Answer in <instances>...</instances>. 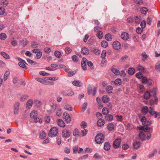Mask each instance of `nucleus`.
Masks as SVG:
<instances>
[{
	"label": "nucleus",
	"instance_id": "nucleus-1",
	"mask_svg": "<svg viewBox=\"0 0 160 160\" xmlns=\"http://www.w3.org/2000/svg\"><path fill=\"white\" fill-rule=\"evenodd\" d=\"M157 90L156 88H153V90L150 91L151 93H153L152 95L155 99L154 100L153 99H151L150 100V104L151 105H152L154 104H157L158 103V100L157 96Z\"/></svg>",
	"mask_w": 160,
	"mask_h": 160
},
{
	"label": "nucleus",
	"instance_id": "nucleus-2",
	"mask_svg": "<svg viewBox=\"0 0 160 160\" xmlns=\"http://www.w3.org/2000/svg\"><path fill=\"white\" fill-rule=\"evenodd\" d=\"M38 115L37 111L33 110L31 112L30 116L31 118L34 119V122L35 123L39 122L41 123L42 122V119L38 117Z\"/></svg>",
	"mask_w": 160,
	"mask_h": 160
},
{
	"label": "nucleus",
	"instance_id": "nucleus-3",
	"mask_svg": "<svg viewBox=\"0 0 160 160\" xmlns=\"http://www.w3.org/2000/svg\"><path fill=\"white\" fill-rule=\"evenodd\" d=\"M104 137L102 134L98 133L95 137V142L97 144H101L104 142Z\"/></svg>",
	"mask_w": 160,
	"mask_h": 160
},
{
	"label": "nucleus",
	"instance_id": "nucleus-4",
	"mask_svg": "<svg viewBox=\"0 0 160 160\" xmlns=\"http://www.w3.org/2000/svg\"><path fill=\"white\" fill-rule=\"evenodd\" d=\"M58 132V129L56 127H52L49 131L48 135V136L51 137H56Z\"/></svg>",
	"mask_w": 160,
	"mask_h": 160
},
{
	"label": "nucleus",
	"instance_id": "nucleus-5",
	"mask_svg": "<svg viewBox=\"0 0 160 160\" xmlns=\"http://www.w3.org/2000/svg\"><path fill=\"white\" fill-rule=\"evenodd\" d=\"M71 133L67 129H65L62 132V136L63 138H67L70 137Z\"/></svg>",
	"mask_w": 160,
	"mask_h": 160
},
{
	"label": "nucleus",
	"instance_id": "nucleus-6",
	"mask_svg": "<svg viewBox=\"0 0 160 160\" xmlns=\"http://www.w3.org/2000/svg\"><path fill=\"white\" fill-rule=\"evenodd\" d=\"M121 142V139L119 138L116 139L113 142V146L114 148L116 149L120 147Z\"/></svg>",
	"mask_w": 160,
	"mask_h": 160
},
{
	"label": "nucleus",
	"instance_id": "nucleus-7",
	"mask_svg": "<svg viewBox=\"0 0 160 160\" xmlns=\"http://www.w3.org/2000/svg\"><path fill=\"white\" fill-rule=\"evenodd\" d=\"M97 90V88L94 87L93 89L92 90V88L91 85H89L88 88V93L89 95H90L92 93V94L94 96L95 95L96 92Z\"/></svg>",
	"mask_w": 160,
	"mask_h": 160
},
{
	"label": "nucleus",
	"instance_id": "nucleus-8",
	"mask_svg": "<svg viewBox=\"0 0 160 160\" xmlns=\"http://www.w3.org/2000/svg\"><path fill=\"white\" fill-rule=\"evenodd\" d=\"M62 94L65 96H71L73 95L74 92L72 90H68L62 91Z\"/></svg>",
	"mask_w": 160,
	"mask_h": 160
},
{
	"label": "nucleus",
	"instance_id": "nucleus-9",
	"mask_svg": "<svg viewBox=\"0 0 160 160\" xmlns=\"http://www.w3.org/2000/svg\"><path fill=\"white\" fill-rule=\"evenodd\" d=\"M87 60L86 58H82V61L81 62V66L82 69L84 70H87L86 63H87Z\"/></svg>",
	"mask_w": 160,
	"mask_h": 160
},
{
	"label": "nucleus",
	"instance_id": "nucleus-10",
	"mask_svg": "<svg viewBox=\"0 0 160 160\" xmlns=\"http://www.w3.org/2000/svg\"><path fill=\"white\" fill-rule=\"evenodd\" d=\"M112 46L114 49L118 50L120 48L121 44L119 42L115 41L113 42L112 44Z\"/></svg>",
	"mask_w": 160,
	"mask_h": 160
},
{
	"label": "nucleus",
	"instance_id": "nucleus-11",
	"mask_svg": "<svg viewBox=\"0 0 160 160\" xmlns=\"http://www.w3.org/2000/svg\"><path fill=\"white\" fill-rule=\"evenodd\" d=\"M121 37L122 39L126 40L129 38V35L127 32H123L121 34Z\"/></svg>",
	"mask_w": 160,
	"mask_h": 160
},
{
	"label": "nucleus",
	"instance_id": "nucleus-12",
	"mask_svg": "<svg viewBox=\"0 0 160 160\" xmlns=\"http://www.w3.org/2000/svg\"><path fill=\"white\" fill-rule=\"evenodd\" d=\"M63 118L68 123H69L71 121V118L69 114L65 112L63 114Z\"/></svg>",
	"mask_w": 160,
	"mask_h": 160
},
{
	"label": "nucleus",
	"instance_id": "nucleus-13",
	"mask_svg": "<svg viewBox=\"0 0 160 160\" xmlns=\"http://www.w3.org/2000/svg\"><path fill=\"white\" fill-rule=\"evenodd\" d=\"M20 103L19 102L16 103L14 105V114L17 115L18 113V111L19 109V106Z\"/></svg>",
	"mask_w": 160,
	"mask_h": 160
},
{
	"label": "nucleus",
	"instance_id": "nucleus-14",
	"mask_svg": "<svg viewBox=\"0 0 160 160\" xmlns=\"http://www.w3.org/2000/svg\"><path fill=\"white\" fill-rule=\"evenodd\" d=\"M33 103V101L32 99H30L28 100L26 103L27 108L30 109L31 108Z\"/></svg>",
	"mask_w": 160,
	"mask_h": 160
},
{
	"label": "nucleus",
	"instance_id": "nucleus-15",
	"mask_svg": "<svg viewBox=\"0 0 160 160\" xmlns=\"http://www.w3.org/2000/svg\"><path fill=\"white\" fill-rule=\"evenodd\" d=\"M141 143L139 141H136L133 143V147L134 149H138L140 147Z\"/></svg>",
	"mask_w": 160,
	"mask_h": 160
},
{
	"label": "nucleus",
	"instance_id": "nucleus-16",
	"mask_svg": "<svg viewBox=\"0 0 160 160\" xmlns=\"http://www.w3.org/2000/svg\"><path fill=\"white\" fill-rule=\"evenodd\" d=\"M112 82L113 83L117 86H120L122 83L121 79L119 78L116 79L114 81H112Z\"/></svg>",
	"mask_w": 160,
	"mask_h": 160
},
{
	"label": "nucleus",
	"instance_id": "nucleus-17",
	"mask_svg": "<svg viewBox=\"0 0 160 160\" xmlns=\"http://www.w3.org/2000/svg\"><path fill=\"white\" fill-rule=\"evenodd\" d=\"M105 121L102 118H99L97 122V125L99 127H102L104 124Z\"/></svg>",
	"mask_w": 160,
	"mask_h": 160
},
{
	"label": "nucleus",
	"instance_id": "nucleus-18",
	"mask_svg": "<svg viewBox=\"0 0 160 160\" xmlns=\"http://www.w3.org/2000/svg\"><path fill=\"white\" fill-rule=\"evenodd\" d=\"M81 53L85 55H88L89 52L88 49L86 47H84L82 48L81 51Z\"/></svg>",
	"mask_w": 160,
	"mask_h": 160
},
{
	"label": "nucleus",
	"instance_id": "nucleus-19",
	"mask_svg": "<svg viewBox=\"0 0 160 160\" xmlns=\"http://www.w3.org/2000/svg\"><path fill=\"white\" fill-rule=\"evenodd\" d=\"M111 147V145L108 142H106L105 143L104 146V149L107 151H109Z\"/></svg>",
	"mask_w": 160,
	"mask_h": 160
},
{
	"label": "nucleus",
	"instance_id": "nucleus-20",
	"mask_svg": "<svg viewBox=\"0 0 160 160\" xmlns=\"http://www.w3.org/2000/svg\"><path fill=\"white\" fill-rule=\"evenodd\" d=\"M25 64L28 65L24 60L21 58V67L26 69H27L28 67L26 66Z\"/></svg>",
	"mask_w": 160,
	"mask_h": 160
},
{
	"label": "nucleus",
	"instance_id": "nucleus-21",
	"mask_svg": "<svg viewBox=\"0 0 160 160\" xmlns=\"http://www.w3.org/2000/svg\"><path fill=\"white\" fill-rule=\"evenodd\" d=\"M72 83L73 85L77 87H81L82 84L79 81H74L72 82Z\"/></svg>",
	"mask_w": 160,
	"mask_h": 160
},
{
	"label": "nucleus",
	"instance_id": "nucleus-22",
	"mask_svg": "<svg viewBox=\"0 0 160 160\" xmlns=\"http://www.w3.org/2000/svg\"><path fill=\"white\" fill-rule=\"evenodd\" d=\"M157 112L154 111V108L152 107H149L148 108V112L151 116H153Z\"/></svg>",
	"mask_w": 160,
	"mask_h": 160
},
{
	"label": "nucleus",
	"instance_id": "nucleus-23",
	"mask_svg": "<svg viewBox=\"0 0 160 160\" xmlns=\"http://www.w3.org/2000/svg\"><path fill=\"white\" fill-rule=\"evenodd\" d=\"M142 111L143 114H146L148 112V107L146 106H143L142 109Z\"/></svg>",
	"mask_w": 160,
	"mask_h": 160
},
{
	"label": "nucleus",
	"instance_id": "nucleus-24",
	"mask_svg": "<svg viewBox=\"0 0 160 160\" xmlns=\"http://www.w3.org/2000/svg\"><path fill=\"white\" fill-rule=\"evenodd\" d=\"M152 93H151V94L149 91H146L144 94V97L146 99H148L150 97V96L152 95Z\"/></svg>",
	"mask_w": 160,
	"mask_h": 160
},
{
	"label": "nucleus",
	"instance_id": "nucleus-25",
	"mask_svg": "<svg viewBox=\"0 0 160 160\" xmlns=\"http://www.w3.org/2000/svg\"><path fill=\"white\" fill-rule=\"evenodd\" d=\"M57 123L58 126L61 127H64L65 126V124L64 122L61 119L58 120Z\"/></svg>",
	"mask_w": 160,
	"mask_h": 160
},
{
	"label": "nucleus",
	"instance_id": "nucleus-26",
	"mask_svg": "<svg viewBox=\"0 0 160 160\" xmlns=\"http://www.w3.org/2000/svg\"><path fill=\"white\" fill-rule=\"evenodd\" d=\"M28 43V41L26 39H22L21 41V45H22L23 47L27 45Z\"/></svg>",
	"mask_w": 160,
	"mask_h": 160
},
{
	"label": "nucleus",
	"instance_id": "nucleus-27",
	"mask_svg": "<svg viewBox=\"0 0 160 160\" xmlns=\"http://www.w3.org/2000/svg\"><path fill=\"white\" fill-rule=\"evenodd\" d=\"M135 71V70L133 68H130L128 69V72L129 74L132 75L134 74Z\"/></svg>",
	"mask_w": 160,
	"mask_h": 160
},
{
	"label": "nucleus",
	"instance_id": "nucleus-28",
	"mask_svg": "<svg viewBox=\"0 0 160 160\" xmlns=\"http://www.w3.org/2000/svg\"><path fill=\"white\" fill-rule=\"evenodd\" d=\"M140 10L142 14L145 15L148 11V9L146 7H143L141 8Z\"/></svg>",
	"mask_w": 160,
	"mask_h": 160
},
{
	"label": "nucleus",
	"instance_id": "nucleus-29",
	"mask_svg": "<svg viewBox=\"0 0 160 160\" xmlns=\"http://www.w3.org/2000/svg\"><path fill=\"white\" fill-rule=\"evenodd\" d=\"M102 102L104 103H107L109 101V97L107 96H104L102 98Z\"/></svg>",
	"mask_w": 160,
	"mask_h": 160
},
{
	"label": "nucleus",
	"instance_id": "nucleus-30",
	"mask_svg": "<svg viewBox=\"0 0 160 160\" xmlns=\"http://www.w3.org/2000/svg\"><path fill=\"white\" fill-rule=\"evenodd\" d=\"M113 88L111 86H108L106 88V91L108 93L112 92Z\"/></svg>",
	"mask_w": 160,
	"mask_h": 160
},
{
	"label": "nucleus",
	"instance_id": "nucleus-31",
	"mask_svg": "<svg viewBox=\"0 0 160 160\" xmlns=\"http://www.w3.org/2000/svg\"><path fill=\"white\" fill-rule=\"evenodd\" d=\"M64 108L66 110L70 111H71L72 110V108L71 105L68 104L65 105L64 106Z\"/></svg>",
	"mask_w": 160,
	"mask_h": 160
},
{
	"label": "nucleus",
	"instance_id": "nucleus-32",
	"mask_svg": "<svg viewBox=\"0 0 160 160\" xmlns=\"http://www.w3.org/2000/svg\"><path fill=\"white\" fill-rule=\"evenodd\" d=\"M0 54L3 57L7 59H9L10 58L9 56L6 53L4 52H0Z\"/></svg>",
	"mask_w": 160,
	"mask_h": 160
},
{
	"label": "nucleus",
	"instance_id": "nucleus-33",
	"mask_svg": "<svg viewBox=\"0 0 160 160\" xmlns=\"http://www.w3.org/2000/svg\"><path fill=\"white\" fill-rule=\"evenodd\" d=\"M108 128L109 131H112L114 129V125L112 123H109L108 125Z\"/></svg>",
	"mask_w": 160,
	"mask_h": 160
},
{
	"label": "nucleus",
	"instance_id": "nucleus-34",
	"mask_svg": "<svg viewBox=\"0 0 160 160\" xmlns=\"http://www.w3.org/2000/svg\"><path fill=\"white\" fill-rule=\"evenodd\" d=\"M79 131L78 129L76 128L74 129L73 132V135L74 136L80 137V135L79 134Z\"/></svg>",
	"mask_w": 160,
	"mask_h": 160
},
{
	"label": "nucleus",
	"instance_id": "nucleus-35",
	"mask_svg": "<svg viewBox=\"0 0 160 160\" xmlns=\"http://www.w3.org/2000/svg\"><path fill=\"white\" fill-rule=\"evenodd\" d=\"M55 56L58 58H60L62 57V54L58 51H55L54 52Z\"/></svg>",
	"mask_w": 160,
	"mask_h": 160
},
{
	"label": "nucleus",
	"instance_id": "nucleus-36",
	"mask_svg": "<svg viewBox=\"0 0 160 160\" xmlns=\"http://www.w3.org/2000/svg\"><path fill=\"white\" fill-rule=\"evenodd\" d=\"M155 68L157 71L160 72V61H158L156 63Z\"/></svg>",
	"mask_w": 160,
	"mask_h": 160
},
{
	"label": "nucleus",
	"instance_id": "nucleus-37",
	"mask_svg": "<svg viewBox=\"0 0 160 160\" xmlns=\"http://www.w3.org/2000/svg\"><path fill=\"white\" fill-rule=\"evenodd\" d=\"M102 113L104 115H107L109 113L108 109L107 108H104L102 110Z\"/></svg>",
	"mask_w": 160,
	"mask_h": 160
},
{
	"label": "nucleus",
	"instance_id": "nucleus-38",
	"mask_svg": "<svg viewBox=\"0 0 160 160\" xmlns=\"http://www.w3.org/2000/svg\"><path fill=\"white\" fill-rule=\"evenodd\" d=\"M105 117L106 119L108 121H111L113 118V116L111 114H107Z\"/></svg>",
	"mask_w": 160,
	"mask_h": 160
},
{
	"label": "nucleus",
	"instance_id": "nucleus-39",
	"mask_svg": "<svg viewBox=\"0 0 160 160\" xmlns=\"http://www.w3.org/2000/svg\"><path fill=\"white\" fill-rule=\"evenodd\" d=\"M135 21L137 24H139L141 19V16H136L134 18Z\"/></svg>",
	"mask_w": 160,
	"mask_h": 160
},
{
	"label": "nucleus",
	"instance_id": "nucleus-40",
	"mask_svg": "<svg viewBox=\"0 0 160 160\" xmlns=\"http://www.w3.org/2000/svg\"><path fill=\"white\" fill-rule=\"evenodd\" d=\"M27 62L30 64L32 65H35L37 63L35 61H32V60H30L29 58H28L27 59Z\"/></svg>",
	"mask_w": 160,
	"mask_h": 160
},
{
	"label": "nucleus",
	"instance_id": "nucleus-41",
	"mask_svg": "<svg viewBox=\"0 0 160 160\" xmlns=\"http://www.w3.org/2000/svg\"><path fill=\"white\" fill-rule=\"evenodd\" d=\"M128 58V56L127 55H124L120 59L119 61L120 62H124L126 60H127Z\"/></svg>",
	"mask_w": 160,
	"mask_h": 160
},
{
	"label": "nucleus",
	"instance_id": "nucleus-42",
	"mask_svg": "<svg viewBox=\"0 0 160 160\" xmlns=\"http://www.w3.org/2000/svg\"><path fill=\"white\" fill-rule=\"evenodd\" d=\"M139 137L142 141H144L145 139V136L142 132H140L139 134Z\"/></svg>",
	"mask_w": 160,
	"mask_h": 160
},
{
	"label": "nucleus",
	"instance_id": "nucleus-43",
	"mask_svg": "<svg viewBox=\"0 0 160 160\" xmlns=\"http://www.w3.org/2000/svg\"><path fill=\"white\" fill-rule=\"evenodd\" d=\"M111 71L115 74L118 75L120 74V71L117 69L113 68L111 69Z\"/></svg>",
	"mask_w": 160,
	"mask_h": 160
},
{
	"label": "nucleus",
	"instance_id": "nucleus-44",
	"mask_svg": "<svg viewBox=\"0 0 160 160\" xmlns=\"http://www.w3.org/2000/svg\"><path fill=\"white\" fill-rule=\"evenodd\" d=\"M36 80L38 81L39 82L42 84H45L46 82V81L45 80L39 78H36Z\"/></svg>",
	"mask_w": 160,
	"mask_h": 160
},
{
	"label": "nucleus",
	"instance_id": "nucleus-45",
	"mask_svg": "<svg viewBox=\"0 0 160 160\" xmlns=\"http://www.w3.org/2000/svg\"><path fill=\"white\" fill-rule=\"evenodd\" d=\"M46 136V133L43 132H41L40 134V137L41 139H44Z\"/></svg>",
	"mask_w": 160,
	"mask_h": 160
},
{
	"label": "nucleus",
	"instance_id": "nucleus-46",
	"mask_svg": "<svg viewBox=\"0 0 160 160\" xmlns=\"http://www.w3.org/2000/svg\"><path fill=\"white\" fill-rule=\"evenodd\" d=\"M101 45L102 47L105 48L108 46V43L105 41H103L101 42Z\"/></svg>",
	"mask_w": 160,
	"mask_h": 160
},
{
	"label": "nucleus",
	"instance_id": "nucleus-47",
	"mask_svg": "<svg viewBox=\"0 0 160 160\" xmlns=\"http://www.w3.org/2000/svg\"><path fill=\"white\" fill-rule=\"evenodd\" d=\"M87 105L88 104L87 102L84 103V104L82 105V112H83L86 110L87 107Z\"/></svg>",
	"mask_w": 160,
	"mask_h": 160
},
{
	"label": "nucleus",
	"instance_id": "nucleus-48",
	"mask_svg": "<svg viewBox=\"0 0 160 160\" xmlns=\"http://www.w3.org/2000/svg\"><path fill=\"white\" fill-rule=\"evenodd\" d=\"M141 122L142 123L143 125L146 124L147 122V119L145 116H143L141 119Z\"/></svg>",
	"mask_w": 160,
	"mask_h": 160
},
{
	"label": "nucleus",
	"instance_id": "nucleus-49",
	"mask_svg": "<svg viewBox=\"0 0 160 160\" xmlns=\"http://www.w3.org/2000/svg\"><path fill=\"white\" fill-rule=\"evenodd\" d=\"M142 60L143 61H144L148 57V56L145 52H142Z\"/></svg>",
	"mask_w": 160,
	"mask_h": 160
},
{
	"label": "nucleus",
	"instance_id": "nucleus-50",
	"mask_svg": "<svg viewBox=\"0 0 160 160\" xmlns=\"http://www.w3.org/2000/svg\"><path fill=\"white\" fill-rule=\"evenodd\" d=\"M45 78L48 80L53 81L57 80L59 79L58 77H55Z\"/></svg>",
	"mask_w": 160,
	"mask_h": 160
},
{
	"label": "nucleus",
	"instance_id": "nucleus-51",
	"mask_svg": "<svg viewBox=\"0 0 160 160\" xmlns=\"http://www.w3.org/2000/svg\"><path fill=\"white\" fill-rule=\"evenodd\" d=\"M105 38L107 41H110L112 38V36L110 34H106L105 36Z\"/></svg>",
	"mask_w": 160,
	"mask_h": 160
},
{
	"label": "nucleus",
	"instance_id": "nucleus-52",
	"mask_svg": "<svg viewBox=\"0 0 160 160\" xmlns=\"http://www.w3.org/2000/svg\"><path fill=\"white\" fill-rule=\"evenodd\" d=\"M7 38V35L4 33H1L0 34V39L2 40L5 39Z\"/></svg>",
	"mask_w": 160,
	"mask_h": 160
},
{
	"label": "nucleus",
	"instance_id": "nucleus-53",
	"mask_svg": "<svg viewBox=\"0 0 160 160\" xmlns=\"http://www.w3.org/2000/svg\"><path fill=\"white\" fill-rule=\"evenodd\" d=\"M10 72L9 71H7L4 75V80L6 81L7 79L8 76L10 74Z\"/></svg>",
	"mask_w": 160,
	"mask_h": 160
},
{
	"label": "nucleus",
	"instance_id": "nucleus-54",
	"mask_svg": "<svg viewBox=\"0 0 160 160\" xmlns=\"http://www.w3.org/2000/svg\"><path fill=\"white\" fill-rule=\"evenodd\" d=\"M34 103L35 105L37 107H39L41 105V102L38 100H35Z\"/></svg>",
	"mask_w": 160,
	"mask_h": 160
},
{
	"label": "nucleus",
	"instance_id": "nucleus-55",
	"mask_svg": "<svg viewBox=\"0 0 160 160\" xmlns=\"http://www.w3.org/2000/svg\"><path fill=\"white\" fill-rule=\"evenodd\" d=\"M142 82L143 84H146L148 82V80L146 77H142Z\"/></svg>",
	"mask_w": 160,
	"mask_h": 160
},
{
	"label": "nucleus",
	"instance_id": "nucleus-56",
	"mask_svg": "<svg viewBox=\"0 0 160 160\" xmlns=\"http://www.w3.org/2000/svg\"><path fill=\"white\" fill-rule=\"evenodd\" d=\"M143 31V29L140 27H138L136 29V31L138 34L141 33Z\"/></svg>",
	"mask_w": 160,
	"mask_h": 160
},
{
	"label": "nucleus",
	"instance_id": "nucleus-57",
	"mask_svg": "<svg viewBox=\"0 0 160 160\" xmlns=\"http://www.w3.org/2000/svg\"><path fill=\"white\" fill-rule=\"evenodd\" d=\"M88 130L87 129H84L83 130H82L81 132L82 133V137L85 136L88 133Z\"/></svg>",
	"mask_w": 160,
	"mask_h": 160
},
{
	"label": "nucleus",
	"instance_id": "nucleus-58",
	"mask_svg": "<svg viewBox=\"0 0 160 160\" xmlns=\"http://www.w3.org/2000/svg\"><path fill=\"white\" fill-rule=\"evenodd\" d=\"M106 52L107 51L105 50H102L101 56V58H103L106 57Z\"/></svg>",
	"mask_w": 160,
	"mask_h": 160
},
{
	"label": "nucleus",
	"instance_id": "nucleus-59",
	"mask_svg": "<svg viewBox=\"0 0 160 160\" xmlns=\"http://www.w3.org/2000/svg\"><path fill=\"white\" fill-rule=\"evenodd\" d=\"M146 24V22L145 21L143 20L141 22L140 25L142 29L145 28Z\"/></svg>",
	"mask_w": 160,
	"mask_h": 160
},
{
	"label": "nucleus",
	"instance_id": "nucleus-60",
	"mask_svg": "<svg viewBox=\"0 0 160 160\" xmlns=\"http://www.w3.org/2000/svg\"><path fill=\"white\" fill-rule=\"evenodd\" d=\"M94 40L93 37H91L88 41V43L90 45H92L93 43Z\"/></svg>",
	"mask_w": 160,
	"mask_h": 160
},
{
	"label": "nucleus",
	"instance_id": "nucleus-61",
	"mask_svg": "<svg viewBox=\"0 0 160 160\" xmlns=\"http://www.w3.org/2000/svg\"><path fill=\"white\" fill-rule=\"evenodd\" d=\"M72 58L73 61L75 62H78V57L76 55H73L72 57Z\"/></svg>",
	"mask_w": 160,
	"mask_h": 160
},
{
	"label": "nucleus",
	"instance_id": "nucleus-62",
	"mask_svg": "<svg viewBox=\"0 0 160 160\" xmlns=\"http://www.w3.org/2000/svg\"><path fill=\"white\" fill-rule=\"evenodd\" d=\"M51 66L52 71H54L57 69L56 67L58 66V65L56 64H52L51 65Z\"/></svg>",
	"mask_w": 160,
	"mask_h": 160
},
{
	"label": "nucleus",
	"instance_id": "nucleus-63",
	"mask_svg": "<svg viewBox=\"0 0 160 160\" xmlns=\"http://www.w3.org/2000/svg\"><path fill=\"white\" fill-rule=\"evenodd\" d=\"M2 5L3 6H6L8 4V2L7 0H2L1 2Z\"/></svg>",
	"mask_w": 160,
	"mask_h": 160
},
{
	"label": "nucleus",
	"instance_id": "nucleus-64",
	"mask_svg": "<svg viewBox=\"0 0 160 160\" xmlns=\"http://www.w3.org/2000/svg\"><path fill=\"white\" fill-rule=\"evenodd\" d=\"M129 147V146L127 144H124L122 146V148L125 150L128 149Z\"/></svg>",
	"mask_w": 160,
	"mask_h": 160
}]
</instances>
